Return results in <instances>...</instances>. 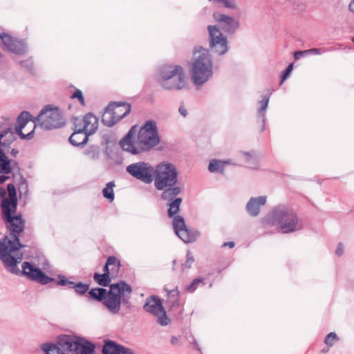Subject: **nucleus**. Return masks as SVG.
I'll list each match as a JSON object with an SVG mask.
<instances>
[{
  "label": "nucleus",
  "mask_w": 354,
  "mask_h": 354,
  "mask_svg": "<svg viewBox=\"0 0 354 354\" xmlns=\"http://www.w3.org/2000/svg\"><path fill=\"white\" fill-rule=\"evenodd\" d=\"M153 179L154 187L162 191L161 199L168 202V216L173 218L172 225L176 234L185 243L194 242L200 236L198 230L189 229L181 216L177 215L180 210L182 198L177 197L181 192L178 187V170L175 165L164 161L156 167Z\"/></svg>",
  "instance_id": "obj_1"
},
{
  "label": "nucleus",
  "mask_w": 354,
  "mask_h": 354,
  "mask_svg": "<svg viewBox=\"0 0 354 354\" xmlns=\"http://www.w3.org/2000/svg\"><path fill=\"white\" fill-rule=\"evenodd\" d=\"M160 142L157 123L153 120H149L138 131L137 125L132 126L120 141V146L122 150L132 155H138L151 151Z\"/></svg>",
  "instance_id": "obj_2"
},
{
  "label": "nucleus",
  "mask_w": 354,
  "mask_h": 354,
  "mask_svg": "<svg viewBox=\"0 0 354 354\" xmlns=\"http://www.w3.org/2000/svg\"><path fill=\"white\" fill-rule=\"evenodd\" d=\"M0 260L5 269L19 277H25L28 280L39 283L41 285H47L54 281L53 278L49 277L39 268L28 261H24L21 264V270L18 268V264L23 259V252L19 250L18 252L7 254L5 249L1 250Z\"/></svg>",
  "instance_id": "obj_3"
},
{
  "label": "nucleus",
  "mask_w": 354,
  "mask_h": 354,
  "mask_svg": "<svg viewBox=\"0 0 354 354\" xmlns=\"http://www.w3.org/2000/svg\"><path fill=\"white\" fill-rule=\"evenodd\" d=\"M263 225L277 226L284 234L292 233L303 228V223L291 207L279 205L274 207L261 220Z\"/></svg>",
  "instance_id": "obj_4"
},
{
  "label": "nucleus",
  "mask_w": 354,
  "mask_h": 354,
  "mask_svg": "<svg viewBox=\"0 0 354 354\" xmlns=\"http://www.w3.org/2000/svg\"><path fill=\"white\" fill-rule=\"evenodd\" d=\"M189 73L191 80L198 89L212 78L213 62L208 50L202 47L195 48Z\"/></svg>",
  "instance_id": "obj_5"
},
{
  "label": "nucleus",
  "mask_w": 354,
  "mask_h": 354,
  "mask_svg": "<svg viewBox=\"0 0 354 354\" xmlns=\"http://www.w3.org/2000/svg\"><path fill=\"white\" fill-rule=\"evenodd\" d=\"M156 79L160 86L167 91H180L187 86L184 69L178 65L164 64L160 66Z\"/></svg>",
  "instance_id": "obj_6"
},
{
  "label": "nucleus",
  "mask_w": 354,
  "mask_h": 354,
  "mask_svg": "<svg viewBox=\"0 0 354 354\" xmlns=\"http://www.w3.org/2000/svg\"><path fill=\"white\" fill-rule=\"evenodd\" d=\"M131 292V287L124 281L111 284L103 304L111 315H117L121 309V303H128Z\"/></svg>",
  "instance_id": "obj_7"
},
{
  "label": "nucleus",
  "mask_w": 354,
  "mask_h": 354,
  "mask_svg": "<svg viewBox=\"0 0 354 354\" xmlns=\"http://www.w3.org/2000/svg\"><path fill=\"white\" fill-rule=\"evenodd\" d=\"M57 345L70 354H94L95 345L88 339L75 335L59 337Z\"/></svg>",
  "instance_id": "obj_8"
},
{
  "label": "nucleus",
  "mask_w": 354,
  "mask_h": 354,
  "mask_svg": "<svg viewBox=\"0 0 354 354\" xmlns=\"http://www.w3.org/2000/svg\"><path fill=\"white\" fill-rule=\"evenodd\" d=\"M35 127L39 126L44 129L50 130L64 127L66 121L57 107L46 105L37 118H35Z\"/></svg>",
  "instance_id": "obj_9"
},
{
  "label": "nucleus",
  "mask_w": 354,
  "mask_h": 354,
  "mask_svg": "<svg viewBox=\"0 0 354 354\" xmlns=\"http://www.w3.org/2000/svg\"><path fill=\"white\" fill-rule=\"evenodd\" d=\"M126 171L132 177L145 184H151L155 178V167L147 162L131 163L126 167Z\"/></svg>",
  "instance_id": "obj_10"
},
{
  "label": "nucleus",
  "mask_w": 354,
  "mask_h": 354,
  "mask_svg": "<svg viewBox=\"0 0 354 354\" xmlns=\"http://www.w3.org/2000/svg\"><path fill=\"white\" fill-rule=\"evenodd\" d=\"M209 50L217 55H223L228 50L227 38L216 26H208Z\"/></svg>",
  "instance_id": "obj_11"
},
{
  "label": "nucleus",
  "mask_w": 354,
  "mask_h": 354,
  "mask_svg": "<svg viewBox=\"0 0 354 354\" xmlns=\"http://www.w3.org/2000/svg\"><path fill=\"white\" fill-rule=\"evenodd\" d=\"M144 309L147 313L153 315L157 318V322L161 326H167L169 324L170 320L158 296L152 295L148 297L144 305Z\"/></svg>",
  "instance_id": "obj_12"
},
{
  "label": "nucleus",
  "mask_w": 354,
  "mask_h": 354,
  "mask_svg": "<svg viewBox=\"0 0 354 354\" xmlns=\"http://www.w3.org/2000/svg\"><path fill=\"white\" fill-rule=\"evenodd\" d=\"M15 139L14 118H3L0 121V145L8 146Z\"/></svg>",
  "instance_id": "obj_13"
},
{
  "label": "nucleus",
  "mask_w": 354,
  "mask_h": 354,
  "mask_svg": "<svg viewBox=\"0 0 354 354\" xmlns=\"http://www.w3.org/2000/svg\"><path fill=\"white\" fill-rule=\"evenodd\" d=\"M0 39L5 50L18 55L24 54L27 51V45L24 41L12 37L9 35L1 34Z\"/></svg>",
  "instance_id": "obj_14"
},
{
  "label": "nucleus",
  "mask_w": 354,
  "mask_h": 354,
  "mask_svg": "<svg viewBox=\"0 0 354 354\" xmlns=\"http://www.w3.org/2000/svg\"><path fill=\"white\" fill-rule=\"evenodd\" d=\"M213 17L227 34H234L239 27V21L231 16L216 12L213 14Z\"/></svg>",
  "instance_id": "obj_15"
},
{
  "label": "nucleus",
  "mask_w": 354,
  "mask_h": 354,
  "mask_svg": "<svg viewBox=\"0 0 354 354\" xmlns=\"http://www.w3.org/2000/svg\"><path fill=\"white\" fill-rule=\"evenodd\" d=\"M266 196L250 198L245 206L247 212L252 217L257 216L260 214L261 207L266 205Z\"/></svg>",
  "instance_id": "obj_16"
},
{
  "label": "nucleus",
  "mask_w": 354,
  "mask_h": 354,
  "mask_svg": "<svg viewBox=\"0 0 354 354\" xmlns=\"http://www.w3.org/2000/svg\"><path fill=\"white\" fill-rule=\"evenodd\" d=\"M136 354L135 351L129 348L118 344L113 341L106 340L102 348V354Z\"/></svg>",
  "instance_id": "obj_17"
},
{
  "label": "nucleus",
  "mask_w": 354,
  "mask_h": 354,
  "mask_svg": "<svg viewBox=\"0 0 354 354\" xmlns=\"http://www.w3.org/2000/svg\"><path fill=\"white\" fill-rule=\"evenodd\" d=\"M109 109L112 110L118 122L127 116L131 111L130 104L126 102H111L109 104Z\"/></svg>",
  "instance_id": "obj_18"
},
{
  "label": "nucleus",
  "mask_w": 354,
  "mask_h": 354,
  "mask_svg": "<svg viewBox=\"0 0 354 354\" xmlns=\"http://www.w3.org/2000/svg\"><path fill=\"white\" fill-rule=\"evenodd\" d=\"M9 198H3L1 203V208H12L16 211L17 205V192L15 185L9 183L7 186Z\"/></svg>",
  "instance_id": "obj_19"
},
{
  "label": "nucleus",
  "mask_w": 354,
  "mask_h": 354,
  "mask_svg": "<svg viewBox=\"0 0 354 354\" xmlns=\"http://www.w3.org/2000/svg\"><path fill=\"white\" fill-rule=\"evenodd\" d=\"M84 120L85 133L88 134V136L93 134L98 128V120L97 117L93 113H88L84 115Z\"/></svg>",
  "instance_id": "obj_20"
},
{
  "label": "nucleus",
  "mask_w": 354,
  "mask_h": 354,
  "mask_svg": "<svg viewBox=\"0 0 354 354\" xmlns=\"http://www.w3.org/2000/svg\"><path fill=\"white\" fill-rule=\"evenodd\" d=\"M163 290L167 292V303L170 307H176L180 304V292L178 287L176 286L172 290H169L167 287H164Z\"/></svg>",
  "instance_id": "obj_21"
},
{
  "label": "nucleus",
  "mask_w": 354,
  "mask_h": 354,
  "mask_svg": "<svg viewBox=\"0 0 354 354\" xmlns=\"http://www.w3.org/2000/svg\"><path fill=\"white\" fill-rule=\"evenodd\" d=\"M269 103V97L264 96L261 100L259 102L260 106L257 111L258 120L262 123V131L265 129L266 127V111Z\"/></svg>",
  "instance_id": "obj_22"
},
{
  "label": "nucleus",
  "mask_w": 354,
  "mask_h": 354,
  "mask_svg": "<svg viewBox=\"0 0 354 354\" xmlns=\"http://www.w3.org/2000/svg\"><path fill=\"white\" fill-rule=\"evenodd\" d=\"M88 136L85 133L74 131L69 138V142L71 145L76 147L84 145L87 142Z\"/></svg>",
  "instance_id": "obj_23"
},
{
  "label": "nucleus",
  "mask_w": 354,
  "mask_h": 354,
  "mask_svg": "<svg viewBox=\"0 0 354 354\" xmlns=\"http://www.w3.org/2000/svg\"><path fill=\"white\" fill-rule=\"evenodd\" d=\"M102 121L103 124L107 127H112L118 122V120L115 118V114H113L112 110L109 109V104L104 111Z\"/></svg>",
  "instance_id": "obj_24"
},
{
  "label": "nucleus",
  "mask_w": 354,
  "mask_h": 354,
  "mask_svg": "<svg viewBox=\"0 0 354 354\" xmlns=\"http://www.w3.org/2000/svg\"><path fill=\"white\" fill-rule=\"evenodd\" d=\"M230 163V160H212L209 163L208 169L212 173H223L225 165Z\"/></svg>",
  "instance_id": "obj_25"
},
{
  "label": "nucleus",
  "mask_w": 354,
  "mask_h": 354,
  "mask_svg": "<svg viewBox=\"0 0 354 354\" xmlns=\"http://www.w3.org/2000/svg\"><path fill=\"white\" fill-rule=\"evenodd\" d=\"M12 171L10 160L0 149V172L3 174H10Z\"/></svg>",
  "instance_id": "obj_26"
},
{
  "label": "nucleus",
  "mask_w": 354,
  "mask_h": 354,
  "mask_svg": "<svg viewBox=\"0 0 354 354\" xmlns=\"http://www.w3.org/2000/svg\"><path fill=\"white\" fill-rule=\"evenodd\" d=\"M108 265H110V270L112 278H116L120 268V261L115 257L111 256L108 258Z\"/></svg>",
  "instance_id": "obj_27"
},
{
  "label": "nucleus",
  "mask_w": 354,
  "mask_h": 354,
  "mask_svg": "<svg viewBox=\"0 0 354 354\" xmlns=\"http://www.w3.org/2000/svg\"><path fill=\"white\" fill-rule=\"evenodd\" d=\"M107 294V290L102 288H92L88 292L90 297L97 301H104Z\"/></svg>",
  "instance_id": "obj_28"
},
{
  "label": "nucleus",
  "mask_w": 354,
  "mask_h": 354,
  "mask_svg": "<svg viewBox=\"0 0 354 354\" xmlns=\"http://www.w3.org/2000/svg\"><path fill=\"white\" fill-rule=\"evenodd\" d=\"M111 276L107 275V273H95L93 275V279L100 286L104 287H106L109 285L111 281Z\"/></svg>",
  "instance_id": "obj_29"
},
{
  "label": "nucleus",
  "mask_w": 354,
  "mask_h": 354,
  "mask_svg": "<svg viewBox=\"0 0 354 354\" xmlns=\"http://www.w3.org/2000/svg\"><path fill=\"white\" fill-rule=\"evenodd\" d=\"M115 186V183L113 181H111L106 185V187L102 190L103 196L105 198L109 200L111 202H112L115 198V194L113 192V187Z\"/></svg>",
  "instance_id": "obj_30"
},
{
  "label": "nucleus",
  "mask_w": 354,
  "mask_h": 354,
  "mask_svg": "<svg viewBox=\"0 0 354 354\" xmlns=\"http://www.w3.org/2000/svg\"><path fill=\"white\" fill-rule=\"evenodd\" d=\"M30 118L31 115L28 111H22L17 118V126L24 127Z\"/></svg>",
  "instance_id": "obj_31"
},
{
  "label": "nucleus",
  "mask_w": 354,
  "mask_h": 354,
  "mask_svg": "<svg viewBox=\"0 0 354 354\" xmlns=\"http://www.w3.org/2000/svg\"><path fill=\"white\" fill-rule=\"evenodd\" d=\"M24 127H20L19 126L15 125L14 124V131L15 133V135L17 134L20 136L22 139H26V140H30L33 138L34 135V129L28 133L27 134H24L22 133V129Z\"/></svg>",
  "instance_id": "obj_32"
},
{
  "label": "nucleus",
  "mask_w": 354,
  "mask_h": 354,
  "mask_svg": "<svg viewBox=\"0 0 354 354\" xmlns=\"http://www.w3.org/2000/svg\"><path fill=\"white\" fill-rule=\"evenodd\" d=\"M73 289L77 294L84 295L88 290L89 285L82 282H77L75 286H73Z\"/></svg>",
  "instance_id": "obj_33"
},
{
  "label": "nucleus",
  "mask_w": 354,
  "mask_h": 354,
  "mask_svg": "<svg viewBox=\"0 0 354 354\" xmlns=\"http://www.w3.org/2000/svg\"><path fill=\"white\" fill-rule=\"evenodd\" d=\"M194 261H195V259H194V257L192 253L189 250H188L187 252L186 261L181 266L182 270H184L185 269H189L192 267V266L193 265Z\"/></svg>",
  "instance_id": "obj_34"
},
{
  "label": "nucleus",
  "mask_w": 354,
  "mask_h": 354,
  "mask_svg": "<svg viewBox=\"0 0 354 354\" xmlns=\"http://www.w3.org/2000/svg\"><path fill=\"white\" fill-rule=\"evenodd\" d=\"M339 340V338L335 333L331 332L326 335L324 339V343L328 346H332L335 344L336 342Z\"/></svg>",
  "instance_id": "obj_35"
},
{
  "label": "nucleus",
  "mask_w": 354,
  "mask_h": 354,
  "mask_svg": "<svg viewBox=\"0 0 354 354\" xmlns=\"http://www.w3.org/2000/svg\"><path fill=\"white\" fill-rule=\"evenodd\" d=\"M57 278L59 279V281H57V283L59 286H68V288H73V286H75L76 283L75 282L68 280L66 278V277L62 274H59L57 276Z\"/></svg>",
  "instance_id": "obj_36"
},
{
  "label": "nucleus",
  "mask_w": 354,
  "mask_h": 354,
  "mask_svg": "<svg viewBox=\"0 0 354 354\" xmlns=\"http://www.w3.org/2000/svg\"><path fill=\"white\" fill-rule=\"evenodd\" d=\"M200 283L204 284L203 279L196 278L186 288V290L189 292H193L197 289Z\"/></svg>",
  "instance_id": "obj_37"
},
{
  "label": "nucleus",
  "mask_w": 354,
  "mask_h": 354,
  "mask_svg": "<svg viewBox=\"0 0 354 354\" xmlns=\"http://www.w3.org/2000/svg\"><path fill=\"white\" fill-rule=\"evenodd\" d=\"M75 131L85 133L84 131V120L83 118H75L74 120Z\"/></svg>",
  "instance_id": "obj_38"
},
{
  "label": "nucleus",
  "mask_w": 354,
  "mask_h": 354,
  "mask_svg": "<svg viewBox=\"0 0 354 354\" xmlns=\"http://www.w3.org/2000/svg\"><path fill=\"white\" fill-rule=\"evenodd\" d=\"M72 98H77L82 105H84V97L82 92L80 89H76L74 93L71 96Z\"/></svg>",
  "instance_id": "obj_39"
},
{
  "label": "nucleus",
  "mask_w": 354,
  "mask_h": 354,
  "mask_svg": "<svg viewBox=\"0 0 354 354\" xmlns=\"http://www.w3.org/2000/svg\"><path fill=\"white\" fill-rule=\"evenodd\" d=\"M293 68V64H289L287 68L285 69V71L283 73V75L281 76V80L280 84H282L283 81L289 76L290 73H291L292 70Z\"/></svg>",
  "instance_id": "obj_40"
},
{
  "label": "nucleus",
  "mask_w": 354,
  "mask_h": 354,
  "mask_svg": "<svg viewBox=\"0 0 354 354\" xmlns=\"http://www.w3.org/2000/svg\"><path fill=\"white\" fill-rule=\"evenodd\" d=\"M19 192L20 194L22 193L26 194L28 192V184L24 178L21 179V182L19 185Z\"/></svg>",
  "instance_id": "obj_41"
},
{
  "label": "nucleus",
  "mask_w": 354,
  "mask_h": 354,
  "mask_svg": "<svg viewBox=\"0 0 354 354\" xmlns=\"http://www.w3.org/2000/svg\"><path fill=\"white\" fill-rule=\"evenodd\" d=\"M326 52V50L324 48H310L308 49V55H322Z\"/></svg>",
  "instance_id": "obj_42"
},
{
  "label": "nucleus",
  "mask_w": 354,
  "mask_h": 354,
  "mask_svg": "<svg viewBox=\"0 0 354 354\" xmlns=\"http://www.w3.org/2000/svg\"><path fill=\"white\" fill-rule=\"evenodd\" d=\"M308 55V50L296 51L294 53V58L296 60L301 59L304 56Z\"/></svg>",
  "instance_id": "obj_43"
},
{
  "label": "nucleus",
  "mask_w": 354,
  "mask_h": 354,
  "mask_svg": "<svg viewBox=\"0 0 354 354\" xmlns=\"http://www.w3.org/2000/svg\"><path fill=\"white\" fill-rule=\"evenodd\" d=\"M243 155L245 157L248 163L256 160V158L254 156V152H243Z\"/></svg>",
  "instance_id": "obj_44"
},
{
  "label": "nucleus",
  "mask_w": 354,
  "mask_h": 354,
  "mask_svg": "<svg viewBox=\"0 0 354 354\" xmlns=\"http://www.w3.org/2000/svg\"><path fill=\"white\" fill-rule=\"evenodd\" d=\"M344 245L340 243L337 245V247L335 250V254L338 257H341L344 254Z\"/></svg>",
  "instance_id": "obj_45"
},
{
  "label": "nucleus",
  "mask_w": 354,
  "mask_h": 354,
  "mask_svg": "<svg viewBox=\"0 0 354 354\" xmlns=\"http://www.w3.org/2000/svg\"><path fill=\"white\" fill-rule=\"evenodd\" d=\"M21 65L22 66L26 68L28 70H30L32 66V63L30 60H26V61L21 62Z\"/></svg>",
  "instance_id": "obj_46"
},
{
  "label": "nucleus",
  "mask_w": 354,
  "mask_h": 354,
  "mask_svg": "<svg viewBox=\"0 0 354 354\" xmlns=\"http://www.w3.org/2000/svg\"><path fill=\"white\" fill-rule=\"evenodd\" d=\"M178 112L179 113L183 115L184 118H185L187 115V111L185 108V106L183 104H180L178 108Z\"/></svg>",
  "instance_id": "obj_47"
},
{
  "label": "nucleus",
  "mask_w": 354,
  "mask_h": 354,
  "mask_svg": "<svg viewBox=\"0 0 354 354\" xmlns=\"http://www.w3.org/2000/svg\"><path fill=\"white\" fill-rule=\"evenodd\" d=\"M9 174H3L0 172V184L3 183L9 178Z\"/></svg>",
  "instance_id": "obj_48"
},
{
  "label": "nucleus",
  "mask_w": 354,
  "mask_h": 354,
  "mask_svg": "<svg viewBox=\"0 0 354 354\" xmlns=\"http://www.w3.org/2000/svg\"><path fill=\"white\" fill-rule=\"evenodd\" d=\"M171 343L174 345H180V337L172 336L171 339Z\"/></svg>",
  "instance_id": "obj_49"
},
{
  "label": "nucleus",
  "mask_w": 354,
  "mask_h": 354,
  "mask_svg": "<svg viewBox=\"0 0 354 354\" xmlns=\"http://www.w3.org/2000/svg\"><path fill=\"white\" fill-rule=\"evenodd\" d=\"M109 268H110V265H108V260H107L106 263L104 267L103 271H104V273H107V275H109L111 277V270Z\"/></svg>",
  "instance_id": "obj_50"
},
{
  "label": "nucleus",
  "mask_w": 354,
  "mask_h": 354,
  "mask_svg": "<svg viewBox=\"0 0 354 354\" xmlns=\"http://www.w3.org/2000/svg\"><path fill=\"white\" fill-rule=\"evenodd\" d=\"M235 245V243L233 241H229V242H225L223 244L222 247H226V246H228L230 247V248H233Z\"/></svg>",
  "instance_id": "obj_51"
},
{
  "label": "nucleus",
  "mask_w": 354,
  "mask_h": 354,
  "mask_svg": "<svg viewBox=\"0 0 354 354\" xmlns=\"http://www.w3.org/2000/svg\"><path fill=\"white\" fill-rule=\"evenodd\" d=\"M6 195V189L3 187H0V198H6L5 196Z\"/></svg>",
  "instance_id": "obj_52"
},
{
  "label": "nucleus",
  "mask_w": 354,
  "mask_h": 354,
  "mask_svg": "<svg viewBox=\"0 0 354 354\" xmlns=\"http://www.w3.org/2000/svg\"><path fill=\"white\" fill-rule=\"evenodd\" d=\"M349 9L351 12H353L354 13V0H353L350 5H349Z\"/></svg>",
  "instance_id": "obj_53"
},
{
  "label": "nucleus",
  "mask_w": 354,
  "mask_h": 354,
  "mask_svg": "<svg viewBox=\"0 0 354 354\" xmlns=\"http://www.w3.org/2000/svg\"><path fill=\"white\" fill-rule=\"evenodd\" d=\"M10 153H11L12 156H16L17 155V153H18V150H17V149H12L11 150Z\"/></svg>",
  "instance_id": "obj_54"
},
{
  "label": "nucleus",
  "mask_w": 354,
  "mask_h": 354,
  "mask_svg": "<svg viewBox=\"0 0 354 354\" xmlns=\"http://www.w3.org/2000/svg\"><path fill=\"white\" fill-rule=\"evenodd\" d=\"M190 337H191V339H192V344H193V346H194V348H196V345H197V344H196V340H195L194 337H192V336H190Z\"/></svg>",
  "instance_id": "obj_55"
},
{
  "label": "nucleus",
  "mask_w": 354,
  "mask_h": 354,
  "mask_svg": "<svg viewBox=\"0 0 354 354\" xmlns=\"http://www.w3.org/2000/svg\"><path fill=\"white\" fill-rule=\"evenodd\" d=\"M54 352H53V350L51 351L50 353H48L47 354H58V351L57 349H54Z\"/></svg>",
  "instance_id": "obj_56"
},
{
  "label": "nucleus",
  "mask_w": 354,
  "mask_h": 354,
  "mask_svg": "<svg viewBox=\"0 0 354 354\" xmlns=\"http://www.w3.org/2000/svg\"><path fill=\"white\" fill-rule=\"evenodd\" d=\"M328 351V349H323V352H326Z\"/></svg>",
  "instance_id": "obj_57"
},
{
  "label": "nucleus",
  "mask_w": 354,
  "mask_h": 354,
  "mask_svg": "<svg viewBox=\"0 0 354 354\" xmlns=\"http://www.w3.org/2000/svg\"><path fill=\"white\" fill-rule=\"evenodd\" d=\"M176 260H174V261H173L174 264H175V263H176Z\"/></svg>",
  "instance_id": "obj_58"
}]
</instances>
